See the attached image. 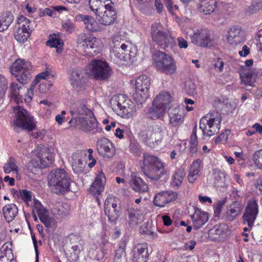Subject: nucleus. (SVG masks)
Segmentation results:
<instances>
[{
    "mask_svg": "<svg viewBox=\"0 0 262 262\" xmlns=\"http://www.w3.org/2000/svg\"><path fill=\"white\" fill-rule=\"evenodd\" d=\"M103 6L104 9L105 10V11H109L111 13H116L117 14L115 4L111 0H106V1H105V3L103 4Z\"/></svg>",
    "mask_w": 262,
    "mask_h": 262,
    "instance_id": "obj_55",
    "label": "nucleus"
},
{
    "mask_svg": "<svg viewBox=\"0 0 262 262\" xmlns=\"http://www.w3.org/2000/svg\"><path fill=\"white\" fill-rule=\"evenodd\" d=\"M52 163V157L49 154L47 153L46 155L45 152L43 153L41 151V152L39 153L36 159L30 160L28 163L29 169L30 170H32V169H30L31 167L33 168H45L51 165Z\"/></svg>",
    "mask_w": 262,
    "mask_h": 262,
    "instance_id": "obj_20",
    "label": "nucleus"
},
{
    "mask_svg": "<svg viewBox=\"0 0 262 262\" xmlns=\"http://www.w3.org/2000/svg\"><path fill=\"white\" fill-rule=\"evenodd\" d=\"M198 137L196 136V125H195L192 130V133L189 141L190 147L189 149V155L191 156L195 154L198 151Z\"/></svg>",
    "mask_w": 262,
    "mask_h": 262,
    "instance_id": "obj_39",
    "label": "nucleus"
},
{
    "mask_svg": "<svg viewBox=\"0 0 262 262\" xmlns=\"http://www.w3.org/2000/svg\"><path fill=\"white\" fill-rule=\"evenodd\" d=\"M166 200H167V203L174 201L178 197V194L176 192L171 191H164Z\"/></svg>",
    "mask_w": 262,
    "mask_h": 262,
    "instance_id": "obj_58",
    "label": "nucleus"
},
{
    "mask_svg": "<svg viewBox=\"0 0 262 262\" xmlns=\"http://www.w3.org/2000/svg\"><path fill=\"white\" fill-rule=\"evenodd\" d=\"M133 261L134 262H146L149 257L148 245L144 243L138 244L134 248Z\"/></svg>",
    "mask_w": 262,
    "mask_h": 262,
    "instance_id": "obj_23",
    "label": "nucleus"
},
{
    "mask_svg": "<svg viewBox=\"0 0 262 262\" xmlns=\"http://www.w3.org/2000/svg\"><path fill=\"white\" fill-rule=\"evenodd\" d=\"M167 113L169 117V124L173 126L181 124L184 121V111L178 105H172L170 106Z\"/></svg>",
    "mask_w": 262,
    "mask_h": 262,
    "instance_id": "obj_18",
    "label": "nucleus"
},
{
    "mask_svg": "<svg viewBox=\"0 0 262 262\" xmlns=\"http://www.w3.org/2000/svg\"><path fill=\"white\" fill-rule=\"evenodd\" d=\"M88 101L86 99H81L73 104L70 109V113L72 116V118L69 122L71 124L74 117H82L84 116L86 117H93L94 116L92 111L88 107Z\"/></svg>",
    "mask_w": 262,
    "mask_h": 262,
    "instance_id": "obj_13",
    "label": "nucleus"
},
{
    "mask_svg": "<svg viewBox=\"0 0 262 262\" xmlns=\"http://www.w3.org/2000/svg\"><path fill=\"white\" fill-rule=\"evenodd\" d=\"M17 23L19 25L18 29L25 31H32L30 27V21L24 15H20L18 17Z\"/></svg>",
    "mask_w": 262,
    "mask_h": 262,
    "instance_id": "obj_47",
    "label": "nucleus"
},
{
    "mask_svg": "<svg viewBox=\"0 0 262 262\" xmlns=\"http://www.w3.org/2000/svg\"><path fill=\"white\" fill-rule=\"evenodd\" d=\"M154 60L158 70L166 74H172L176 72V65L172 58L165 53L156 51L154 53Z\"/></svg>",
    "mask_w": 262,
    "mask_h": 262,
    "instance_id": "obj_5",
    "label": "nucleus"
},
{
    "mask_svg": "<svg viewBox=\"0 0 262 262\" xmlns=\"http://www.w3.org/2000/svg\"><path fill=\"white\" fill-rule=\"evenodd\" d=\"M17 167L16 165V160L13 157L9 158L8 162L4 166V171L5 173H9L11 171H16Z\"/></svg>",
    "mask_w": 262,
    "mask_h": 262,
    "instance_id": "obj_48",
    "label": "nucleus"
},
{
    "mask_svg": "<svg viewBox=\"0 0 262 262\" xmlns=\"http://www.w3.org/2000/svg\"><path fill=\"white\" fill-rule=\"evenodd\" d=\"M154 204L158 207H164L167 204V200H166L164 191H162L155 195L154 201Z\"/></svg>",
    "mask_w": 262,
    "mask_h": 262,
    "instance_id": "obj_46",
    "label": "nucleus"
},
{
    "mask_svg": "<svg viewBox=\"0 0 262 262\" xmlns=\"http://www.w3.org/2000/svg\"><path fill=\"white\" fill-rule=\"evenodd\" d=\"M205 117L207 121V125L208 126L206 136L211 137L218 133L222 118L220 115L216 112L210 113Z\"/></svg>",
    "mask_w": 262,
    "mask_h": 262,
    "instance_id": "obj_16",
    "label": "nucleus"
},
{
    "mask_svg": "<svg viewBox=\"0 0 262 262\" xmlns=\"http://www.w3.org/2000/svg\"><path fill=\"white\" fill-rule=\"evenodd\" d=\"M229 44L236 46L245 40V37L239 26H233L228 31L227 37Z\"/></svg>",
    "mask_w": 262,
    "mask_h": 262,
    "instance_id": "obj_21",
    "label": "nucleus"
},
{
    "mask_svg": "<svg viewBox=\"0 0 262 262\" xmlns=\"http://www.w3.org/2000/svg\"><path fill=\"white\" fill-rule=\"evenodd\" d=\"M62 26V28L69 33H72L74 30V25L69 19H67L63 22Z\"/></svg>",
    "mask_w": 262,
    "mask_h": 262,
    "instance_id": "obj_61",
    "label": "nucleus"
},
{
    "mask_svg": "<svg viewBox=\"0 0 262 262\" xmlns=\"http://www.w3.org/2000/svg\"><path fill=\"white\" fill-rule=\"evenodd\" d=\"M165 113L164 107L155 104L153 101L152 105L148 109L146 115L149 118L156 120L162 117Z\"/></svg>",
    "mask_w": 262,
    "mask_h": 262,
    "instance_id": "obj_30",
    "label": "nucleus"
},
{
    "mask_svg": "<svg viewBox=\"0 0 262 262\" xmlns=\"http://www.w3.org/2000/svg\"><path fill=\"white\" fill-rule=\"evenodd\" d=\"M150 85V79L148 76L142 75L136 80V92L133 97L137 104H142L149 97V89Z\"/></svg>",
    "mask_w": 262,
    "mask_h": 262,
    "instance_id": "obj_6",
    "label": "nucleus"
},
{
    "mask_svg": "<svg viewBox=\"0 0 262 262\" xmlns=\"http://www.w3.org/2000/svg\"><path fill=\"white\" fill-rule=\"evenodd\" d=\"M129 184L133 189L139 193L145 192L148 190L147 184L135 173H132L130 176Z\"/></svg>",
    "mask_w": 262,
    "mask_h": 262,
    "instance_id": "obj_25",
    "label": "nucleus"
},
{
    "mask_svg": "<svg viewBox=\"0 0 262 262\" xmlns=\"http://www.w3.org/2000/svg\"><path fill=\"white\" fill-rule=\"evenodd\" d=\"M164 134L162 126L158 124L150 126L146 131L145 142L149 147L157 146L161 142Z\"/></svg>",
    "mask_w": 262,
    "mask_h": 262,
    "instance_id": "obj_12",
    "label": "nucleus"
},
{
    "mask_svg": "<svg viewBox=\"0 0 262 262\" xmlns=\"http://www.w3.org/2000/svg\"><path fill=\"white\" fill-rule=\"evenodd\" d=\"M16 119L14 120V124L18 127L29 132L33 130L35 128L33 117L29 113L20 106L14 108Z\"/></svg>",
    "mask_w": 262,
    "mask_h": 262,
    "instance_id": "obj_9",
    "label": "nucleus"
},
{
    "mask_svg": "<svg viewBox=\"0 0 262 262\" xmlns=\"http://www.w3.org/2000/svg\"><path fill=\"white\" fill-rule=\"evenodd\" d=\"M258 213V205L255 200H249L243 215L244 223H247L249 227L253 226Z\"/></svg>",
    "mask_w": 262,
    "mask_h": 262,
    "instance_id": "obj_15",
    "label": "nucleus"
},
{
    "mask_svg": "<svg viewBox=\"0 0 262 262\" xmlns=\"http://www.w3.org/2000/svg\"><path fill=\"white\" fill-rule=\"evenodd\" d=\"M226 202V198H224L221 200L217 201L214 205V213L216 215H219L222 208Z\"/></svg>",
    "mask_w": 262,
    "mask_h": 262,
    "instance_id": "obj_53",
    "label": "nucleus"
},
{
    "mask_svg": "<svg viewBox=\"0 0 262 262\" xmlns=\"http://www.w3.org/2000/svg\"><path fill=\"white\" fill-rule=\"evenodd\" d=\"M77 43L79 51L84 56H93L98 53L102 47L100 40L93 37H79Z\"/></svg>",
    "mask_w": 262,
    "mask_h": 262,
    "instance_id": "obj_7",
    "label": "nucleus"
},
{
    "mask_svg": "<svg viewBox=\"0 0 262 262\" xmlns=\"http://www.w3.org/2000/svg\"><path fill=\"white\" fill-rule=\"evenodd\" d=\"M4 244L0 249V262H11L14 256L12 251Z\"/></svg>",
    "mask_w": 262,
    "mask_h": 262,
    "instance_id": "obj_38",
    "label": "nucleus"
},
{
    "mask_svg": "<svg viewBox=\"0 0 262 262\" xmlns=\"http://www.w3.org/2000/svg\"><path fill=\"white\" fill-rule=\"evenodd\" d=\"M141 169L146 177L155 181L159 180L165 173L164 164L162 161L158 157L147 154L143 156Z\"/></svg>",
    "mask_w": 262,
    "mask_h": 262,
    "instance_id": "obj_2",
    "label": "nucleus"
},
{
    "mask_svg": "<svg viewBox=\"0 0 262 262\" xmlns=\"http://www.w3.org/2000/svg\"><path fill=\"white\" fill-rule=\"evenodd\" d=\"M186 89L187 94L189 95L194 96L196 95V89L194 83L192 82H188L186 84Z\"/></svg>",
    "mask_w": 262,
    "mask_h": 262,
    "instance_id": "obj_60",
    "label": "nucleus"
},
{
    "mask_svg": "<svg viewBox=\"0 0 262 262\" xmlns=\"http://www.w3.org/2000/svg\"><path fill=\"white\" fill-rule=\"evenodd\" d=\"M153 101L155 104L163 106L166 111V108L169 107V105L172 101V98L169 93L163 92L157 95Z\"/></svg>",
    "mask_w": 262,
    "mask_h": 262,
    "instance_id": "obj_34",
    "label": "nucleus"
},
{
    "mask_svg": "<svg viewBox=\"0 0 262 262\" xmlns=\"http://www.w3.org/2000/svg\"><path fill=\"white\" fill-rule=\"evenodd\" d=\"M48 211L46 212H43L39 215H38V217L40 221V222L43 223L46 227H50L51 225V220L49 217L48 214Z\"/></svg>",
    "mask_w": 262,
    "mask_h": 262,
    "instance_id": "obj_52",
    "label": "nucleus"
},
{
    "mask_svg": "<svg viewBox=\"0 0 262 262\" xmlns=\"http://www.w3.org/2000/svg\"><path fill=\"white\" fill-rule=\"evenodd\" d=\"M194 213L191 216L194 229L201 228L208 220V213L202 211L201 209L195 208Z\"/></svg>",
    "mask_w": 262,
    "mask_h": 262,
    "instance_id": "obj_26",
    "label": "nucleus"
},
{
    "mask_svg": "<svg viewBox=\"0 0 262 262\" xmlns=\"http://www.w3.org/2000/svg\"><path fill=\"white\" fill-rule=\"evenodd\" d=\"M242 83L246 85L252 86L255 82L254 73L251 71H248L244 74H241Z\"/></svg>",
    "mask_w": 262,
    "mask_h": 262,
    "instance_id": "obj_45",
    "label": "nucleus"
},
{
    "mask_svg": "<svg viewBox=\"0 0 262 262\" xmlns=\"http://www.w3.org/2000/svg\"><path fill=\"white\" fill-rule=\"evenodd\" d=\"M199 10L204 14H209L214 11L217 2L215 0H199Z\"/></svg>",
    "mask_w": 262,
    "mask_h": 262,
    "instance_id": "obj_32",
    "label": "nucleus"
},
{
    "mask_svg": "<svg viewBox=\"0 0 262 262\" xmlns=\"http://www.w3.org/2000/svg\"><path fill=\"white\" fill-rule=\"evenodd\" d=\"M242 210V207L240 203L236 201H232L226 212L225 215L226 221H233L235 220L240 214Z\"/></svg>",
    "mask_w": 262,
    "mask_h": 262,
    "instance_id": "obj_28",
    "label": "nucleus"
},
{
    "mask_svg": "<svg viewBox=\"0 0 262 262\" xmlns=\"http://www.w3.org/2000/svg\"><path fill=\"white\" fill-rule=\"evenodd\" d=\"M33 208L36 211L38 215L43 213V212H47V210L43 207L41 203L37 200H34Z\"/></svg>",
    "mask_w": 262,
    "mask_h": 262,
    "instance_id": "obj_56",
    "label": "nucleus"
},
{
    "mask_svg": "<svg viewBox=\"0 0 262 262\" xmlns=\"http://www.w3.org/2000/svg\"><path fill=\"white\" fill-rule=\"evenodd\" d=\"M253 161L257 168L262 169V150L255 152L253 156Z\"/></svg>",
    "mask_w": 262,
    "mask_h": 262,
    "instance_id": "obj_50",
    "label": "nucleus"
},
{
    "mask_svg": "<svg viewBox=\"0 0 262 262\" xmlns=\"http://www.w3.org/2000/svg\"><path fill=\"white\" fill-rule=\"evenodd\" d=\"M32 31L17 29L14 33L15 39L20 43L25 42L30 37Z\"/></svg>",
    "mask_w": 262,
    "mask_h": 262,
    "instance_id": "obj_43",
    "label": "nucleus"
},
{
    "mask_svg": "<svg viewBox=\"0 0 262 262\" xmlns=\"http://www.w3.org/2000/svg\"><path fill=\"white\" fill-rule=\"evenodd\" d=\"M125 218L130 225H135L141 220L142 213L138 208L128 207L125 210Z\"/></svg>",
    "mask_w": 262,
    "mask_h": 262,
    "instance_id": "obj_27",
    "label": "nucleus"
},
{
    "mask_svg": "<svg viewBox=\"0 0 262 262\" xmlns=\"http://www.w3.org/2000/svg\"><path fill=\"white\" fill-rule=\"evenodd\" d=\"M3 213L6 221L10 223L14 220L17 215V207L14 204L6 205L3 208Z\"/></svg>",
    "mask_w": 262,
    "mask_h": 262,
    "instance_id": "obj_33",
    "label": "nucleus"
},
{
    "mask_svg": "<svg viewBox=\"0 0 262 262\" xmlns=\"http://www.w3.org/2000/svg\"><path fill=\"white\" fill-rule=\"evenodd\" d=\"M151 226L149 223H145L140 227V232L149 239L155 238L157 235L154 231H151Z\"/></svg>",
    "mask_w": 262,
    "mask_h": 262,
    "instance_id": "obj_42",
    "label": "nucleus"
},
{
    "mask_svg": "<svg viewBox=\"0 0 262 262\" xmlns=\"http://www.w3.org/2000/svg\"><path fill=\"white\" fill-rule=\"evenodd\" d=\"M54 73L52 71H46L41 72L37 75V78H39L40 79H47L51 77H53Z\"/></svg>",
    "mask_w": 262,
    "mask_h": 262,
    "instance_id": "obj_64",
    "label": "nucleus"
},
{
    "mask_svg": "<svg viewBox=\"0 0 262 262\" xmlns=\"http://www.w3.org/2000/svg\"><path fill=\"white\" fill-rule=\"evenodd\" d=\"M13 20V15L10 11L6 12L0 16V32L6 30Z\"/></svg>",
    "mask_w": 262,
    "mask_h": 262,
    "instance_id": "obj_36",
    "label": "nucleus"
},
{
    "mask_svg": "<svg viewBox=\"0 0 262 262\" xmlns=\"http://www.w3.org/2000/svg\"><path fill=\"white\" fill-rule=\"evenodd\" d=\"M78 245H72L68 250L66 255L68 259L71 262L76 261L79 259L80 250L78 249Z\"/></svg>",
    "mask_w": 262,
    "mask_h": 262,
    "instance_id": "obj_40",
    "label": "nucleus"
},
{
    "mask_svg": "<svg viewBox=\"0 0 262 262\" xmlns=\"http://www.w3.org/2000/svg\"><path fill=\"white\" fill-rule=\"evenodd\" d=\"M113 106L118 115L127 118L132 117L136 112L134 103L122 95H119L113 100Z\"/></svg>",
    "mask_w": 262,
    "mask_h": 262,
    "instance_id": "obj_10",
    "label": "nucleus"
},
{
    "mask_svg": "<svg viewBox=\"0 0 262 262\" xmlns=\"http://www.w3.org/2000/svg\"><path fill=\"white\" fill-rule=\"evenodd\" d=\"M96 18L100 24L108 26L115 22L117 18V14L109 11L102 10L101 13L96 15Z\"/></svg>",
    "mask_w": 262,
    "mask_h": 262,
    "instance_id": "obj_29",
    "label": "nucleus"
},
{
    "mask_svg": "<svg viewBox=\"0 0 262 262\" xmlns=\"http://www.w3.org/2000/svg\"><path fill=\"white\" fill-rule=\"evenodd\" d=\"M127 238L124 237L122 238L119 244V247L116 250L114 257V262H124L125 261L126 253L125 248L126 246Z\"/></svg>",
    "mask_w": 262,
    "mask_h": 262,
    "instance_id": "obj_31",
    "label": "nucleus"
},
{
    "mask_svg": "<svg viewBox=\"0 0 262 262\" xmlns=\"http://www.w3.org/2000/svg\"><path fill=\"white\" fill-rule=\"evenodd\" d=\"M73 182L63 169H53L48 177V184L52 192L63 194L71 191V185Z\"/></svg>",
    "mask_w": 262,
    "mask_h": 262,
    "instance_id": "obj_1",
    "label": "nucleus"
},
{
    "mask_svg": "<svg viewBox=\"0 0 262 262\" xmlns=\"http://www.w3.org/2000/svg\"><path fill=\"white\" fill-rule=\"evenodd\" d=\"M46 45L52 48H57L61 45H63L62 40L58 38H51L46 42Z\"/></svg>",
    "mask_w": 262,
    "mask_h": 262,
    "instance_id": "obj_54",
    "label": "nucleus"
},
{
    "mask_svg": "<svg viewBox=\"0 0 262 262\" xmlns=\"http://www.w3.org/2000/svg\"><path fill=\"white\" fill-rule=\"evenodd\" d=\"M81 156L79 154H74L72 157V169L75 173H80L83 172L85 164L83 162Z\"/></svg>",
    "mask_w": 262,
    "mask_h": 262,
    "instance_id": "obj_35",
    "label": "nucleus"
},
{
    "mask_svg": "<svg viewBox=\"0 0 262 262\" xmlns=\"http://www.w3.org/2000/svg\"><path fill=\"white\" fill-rule=\"evenodd\" d=\"M70 81L73 88L79 91L84 88L86 82V77L82 71L75 70L71 73Z\"/></svg>",
    "mask_w": 262,
    "mask_h": 262,
    "instance_id": "obj_22",
    "label": "nucleus"
},
{
    "mask_svg": "<svg viewBox=\"0 0 262 262\" xmlns=\"http://www.w3.org/2000/svg\"><path fill=\"white\" fill-rule=\"evenodd\" d=\"M106 0H89V6L91 10L96 15L101 13V11L104 10L103 4Z\"/></svg>",
    "mask_w": 262,
    "mask_h": 262,
    "instance_id": "obj_41",
    "label": "nucleus"
},
{
    "mask_svg": "<svg viewBox=\"0 0 262 262\" xmlns=\"http://www.w3.org/2000/svg\"><path fill=\"white\" fill-rule=\"evenodd\" d=\"M213 174L216 185L222 186L225 180L224 173L220 170L215 169Z\"/></svg>",
    "mask_w": 262,
    "mask_h": 262,
    "instance_id": "obj_49",
    "label": "nucleus"
},
{
    "mask_svg": "<svg viewBox=\"0 0 262 262\" xmlns=\"http://www.w3.org/2000/svg\"><path fill=\"white\" fill-rule=\"evenodd\" d=\"M74 120L77 127L85 132H91L95 129V132L101 131V128L98 127V122L94 116L88 118L75 117Z\"/></svg>",
    "mask_w": 262,
    "mask_h": 262,
    "instance_id": "obj_14",
    "label": "nucleus"
},
{
    "mask_svg": "<svg viewBox=\"0 0 262 262\" xmlns=\"http://www.w3.org/2000/svg\"><path fill=\"white\" fill-rule=\"evenodd\" d=\"M230 133V130L226 129L224 133L220 134L214 140L216 144L222 142H226L227 140L228 135Z\"/></svg>",
    "mask_w": 262,
    "mask_h": 262,
    "instance_id": "obj_57",
    "label": "nucleus"
},
{
    "mask_svg": "<svg viewBox=\"0 0 262 262\" xmlns=\"http://www.w3.org/2000/svg\"><path fill=\"white\" fill-rule=\"evenodd\" d=\"M11 71L16 80L23 84L26 83L32 77L31 63L20 59H16L12 64Z\"/></svg>",
    "mask_w": 262,
    "mask_h": 262,
    "instance_id": "obj_8",
    "label": "nucleus"
},
{
    "mask_svg": "<svg viewBox=\"0 0 262 262\" xmlns=\"http://www.w3.org/2000/svg\"><path fill=\"white\" fill-rule=\"evenodd\" d=\"M186 172L183 168L178 169L173 176V183L175 186H180L183 182Z\"/></svg>",
    "mask_w": 262,
    "mask_h": 262,
    "instance_id": "obj_44",
    "label": "nucleus"
},
{
    "mask_svg": "<svg viewBox=\"0 0 262 262\" xmlns=\"http://www.w3.org/2000/svg\"><path fill=\"white\" fill-rule=\"evenodd\" d=\"M20 196L25 201V202L28 203L29 201L31 200L32 195L31 192L27 189H23L20 191Z\"/></svg>",
    "mask_w": 262,
    "mask_h": 262,
    "instance_id": "obj_62",
    "label": "nucleus"
},
{
    "mask_svg": "<svg viewBox=\"0 0 262 262\" xmlns=\"http://www.w3.org/2000/svg\"><path fill=\"white\" fill-rule=\"evenodd\" d=\"M151 34L153 41L161 49L168 51L176 45L174 38L163 30L160 24L154 23L152 25Z\"/></svg>",
    "mask_w": 262,
    "mask_h": 262,
    "instance_id": "obj_4",
    "label": "nucleus"
},
{
    "mask_svg": "<svg viewBox=\"0 0 262 262\" xmlns=\"http://www.w3.org/2000/svg\"><path fill=\"white\" fill-rule=\"evenodd\" d=\"M86 73L96 80H107L113 74L108 63L100 59H94L86 67Z\"/></svg>",
    "mask_w": 262,
    "mask_h": 262,
    "instance_id": "obj_3",
    "label": "nucleus"
},
{
    "mask_svg": "<svg viewBox=\"0 0 262 262\" xmlns=\"http://www.w3.org/2000/svg\"><path fill=\"white\" fill-rule=\"evenodd\" d=\"M10 89L12 95L13 96H17L19 94L21 86H19L17 83L13 82L11 83Z\"/></svg>",
    "mask_w": 262,
    "mask_h": 262,
    "instance_id": "obj_63",
    "label": "nucleus"
},
{
    "mask_svg": "<svg viewBox=\"0 0 262 262\" xmlns=\"http://www.w3.org/2000/svg\"><path fill=\"white\" fill-rule=\"evenodd\" d=\"M106 183L105 176L104 173L101 171L97 174L94 182L92 184L90 188L91 193L94 195H99L103 191Z\"/></svg>",
    "mask_w": 262,
    "mask_h": 262,
    "instance_id": "obj_24",
    "label": "nucleus"
},
{
    "mask_svg": "<svg viewBox=\"0 0 262 262\" xmlns=\"http://www.w3.org/2000/svg\"><path fill=\"white\" fill-rule=\"evenodd\" d=\"M202 164V161L198 159L195 160L191 164L190 168V171H193L195 173H199L200 171V167Z\"/></svg>",
    "mask_w": 262,
    "mask_h": 262,
    "instance_id": "obj_59",
    "label": "nucleus"
},
{
    "mask_svg": "<svg viewBox=\"0 0 262 262\" xmlns=\"http://www.w3.org/2000/svg\"><path fill=\"white\" fill-rule=\"evenodd\" d=\"M191 42L196 46L207 47L211 45V35L208 30H201L194 32L191 36Z\"/></svg>",
    "mask_w": 262,
    "mask_h": 262,
    "instance_id": "obj_19",
    "label": "nucleus"
},
{
    "mask_svg": "<svg viewBox=\"0 0 262 262\" xmlns=\"http://www.w3.org/2000/svg\"><path fill=\"white\" fill-rule=\"evenodd\" d=\"M122 43H123V41H122L119 37H115L113 39L112 52L114 54H119V50H120L121 46Z\"/></svg>",
    "mask_w": 262,
    "mask_h": 262,
    "instance_id": "obj_51",
    "label": "nucleus"
},
{
    "mask_svg": "<svg viewBox=\"0 0 262 262\" xmlns=\"http://www.w3.org/2000/svg\"><path fill=\"white\" fill-rule=\"evenodd\" d=\"M97 149L99 154L106 158H111L115 153L113 144L105 138H101L98 140Z\"/></svg>",
    "mask_w": 262,
    "mask_h": 262,
    "instance_id": "obj_17",
    "label": "nucleus"
},
{
    "mask_svg": "<svg viewBox=\"0 0 262 262\" xmlns=\"http://www.w3.org/2000/svg\"><path fill=\"white\" fill-rule=\"evenodd\" d=\"M80 17L83 21L85 27L88 31L90 32H97L98 30L97 23L93 17L83 15H80Z\"/></svg>",
    "mask_w": 262,
    "mask_h": 262,
    "instance_id": "obj_37",
    "label": "nucleus"
},
{
    "mask_svg": "<svg viewBox=\"0 0 262 262\" xmlns=\"http://www.w3.org/2000/svg\"><path fill=\"white\" fill-rule=\"evenodd\" d=\"M119 200L111 196L104 202V212L111 222L116 223L121 214V209L118 205Z\"/></svg>",
    "mask_w": 262,
    "mask_h": 262,
    "instance_id": "obj_11",
    "label": "nucleus"
}]
</instances>
